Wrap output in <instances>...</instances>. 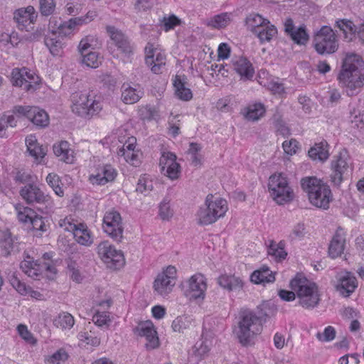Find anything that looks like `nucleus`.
<instances>
[{
    "instance_id": "1",
    "label": "nucleus",
    "mask_w": 364,
    "mask_h": 364,
    "mask_svg": "<svg viewBox=\"0 0 364 364\" xmlns=\"http://www.w3.org/2000/svg\"><path fill=\"white\" fill-rule=\"evenodd\" d=\"M301 186L309 202L314 206L327 210L333 200L330 187L320 178L306 176L301 178Z\"/></svg>"
},
{
    "instance_id": "2",
    "label": "nucleus",
    "mask_w": 364,
    "mask_h": 364,
    "mask_svg": "<svg viewBox=\"0 0 364 364\" xmlns=\"http://www.w3.org/2000/svg\"><path fill=\"white\" fill-rule=\"evenodd\" d=\"M261 318L252 311L243 313L238 321L235 333L240 343L245 346L254 344L256 337L262 333Z\"/></svg>"
},
{
    "instance_id": "3",
    "label": "nucleus",
    "mask_w": 364,
    "mask_h": 364,
    "mask_svg": "<svg viewBox=\"0 0 364 364\" xmlns=\"http://www.w3.org/2000/svg\"><path fill=\"white\" fill-rule=\"evenodd\" d=\"M290 285L296 292L299 303L302 307L312 309L318 304L320 294L316 283L298 276L291 281Z\"/></svg>"
},
{
    "instance_id": "4",
    "label": "nucleus",
    "mask_w": 364,
    "mask_h": 364,
    "mask_svg": "<svg viewBox=\"0 0 364 364\" xmlns=\"http://www.w3.org/2000/svg\"><path fill=\"white\" fill-rule=\"evenodd\" d=\"M71 109L75 114L82 117H92L102 109L100 97L90 95L85 92H76L71 96Z\"/></svg>"
},
{
    "instance_id": "5",
    "label": "nucleus",
    "mask_w": 364,
    "mask_h": 364,
    "mask_svg": "<svg viewBox=\"0 0 364 364\" xmlns=\"http://www.w3.org/2000/svg\"><path fill=\"white\" fill-rule=\"evenodd\" d=\"M268 188L271 197L279 205L289 203L294 198L293 188L284 173L272 175L269 178Z\"/></svg>"
},
{
    "instance_id": "6",
    "label": "nucleus",
    "mask_w": 364,
    "mask_h": 364,
    "mask_svg": "<svg viewBox=\"0 0 364 364\" xmlns=\"http://www.w3.org/2000/svg\"><path fill=\"white\" fill-rule=\"evenodd\" d=\"M248 30L255 33L261 42L269 41L277 33L276 27L258 14H250L246 18Z\"/></svg>"
},
{
    "instance_id": "7",
    "label": "nucleus",
    "mask_w": 364,
    "mask_h": 364,
    "mask_svg": "<svg viewBox=\"0 0 364 364\" xmlns=\"http://www.w3.org/2000/svg\"><path fill=\"white\" fill-rule=\"evenodd\" d=\"M177 271L175 267L168 266L158 274L153 283L154 293L166 298L173 291L176 282Z\"/></svg>"
},
{
    "instance_id": "8",
    "label": "nucleus",
    "mask_w": 364,
    "mask_h": 364,
    "mask_svg": "<svg viewBox=\"0 0 364 364\" xmlns=\"http://www.w3.org/2000/svg\"><path fill=\"white\" fill-rule=\"evenodd\" d=\"M20 267L26 275L35 279H39L43 275L48 279H52L56 272L53 265L48 262L39 263L28 255L26 256L21 262Z\"/></svg>"
},
{
    "instance_id": "9",
    "label": "nucleus",
    "mask_w": 364,
    "mask_h": 364,
    "mask_svg": "<svg viewBox=\"0 0 364 364\" xmlns=\"http://www.w3.org/2000/svg\"><path fill=\"white\" fill-rule=\"evenodd\" d=\"M11 77L14 86L22 87L26 91L36 90L41 82L39 76L35 72L25 67L14 68Z\"/></svg>"
},
{
    "instance_id": "10",
    "label": "nucleus",
    "mask_w": 364,
    "mask_h": 364,
    "mask_svg": "<svg viewBox=\"0 0 364 364\" xmlns=\"http://www.w3.org/2000/svg\"><path fill=\"white\" fill-rule=\"evenodd\" d=\"M314 48L319 54H331L338 48V40L333 31L328 26H323L314 36Z\"/></svg>"
},
{
    "instance_id": "11",
    "label": "nucleus",
    "mask_w": 364,
    "mask_h": 364,
    "mask_svg": "<svg viewBox=\"0 0 364 364\" xmlns=\"http://www.w3.org/2000/svg\"><path fill=\"white\" fill-rule=\"evenodd\" d=\"M353 168V161L348 152L346 149L341 150L331 161L332 181L336 185L340 184L343 177L351 173Z\"/></svg>"
},
{
    "instance_id": "12",
    "label": "nucleus",
    "mask_w": 364,
    "mask_h": 364,
    "mask_svg": "<svg viewBox=\"0 0 364 364\" xmlns=\"http://www.w3.org/2000/svg\"><path fill=\"white\" fill-rule=\"evenodd\" d=\"M184 295L191 301H203L208 288L207 279L196 273L188 278L183 286Z\"/></svg>"
},
{
    "instance_id": "13",
    "label": "nucleus",
    "mask_w": 364,
    "mask_h": 364,
    "mask_svg": "<svg viewBox=\"0 0 364 364\" xmlns=\"http://www.w3.org/2000/svg\"><path fill=\"white\" fill-rule=\"evenodd\" d=\"M166 62L165 51L159 45L148 43L145 47V63L151 70L158 74L162 72Z\"/></svg>"
},
{
    "instance_id": "14",
    "label": "nucleus",
    "mask_w": 364,
    "mask_h": 364,
    "mask_svg": "<svg viewBox=\"0 0 364 364\" xmlns=\"http://www.w3.org/2000/svg\"><path fill=\"white\" fill-rule=\"evenodd\" d=\"M97 249L100 259L108 267L119 268L123 266L124 258L122 252L108 241L100 242Z\"/></svg>"
},
{
    "instance_id": "15",
    "label": "nucleus",
    "mask_w": 364,
    "mask_h": 364,
    "mask_svg": "<svg viewBox=\"0 0 364 364\" xmlns=\"http://www.w3.org/2000/svg\"><path fill=\"white\" fill-rule=\"evenodd\" d=\"M134 334L146 339L145 348L149 350L156 349L160 346V341L156 329L150 320L141 321L133 330Z\"/></svg>"
},
{
    "instance_id": "16",
    "label": "nucleus",
    "mask_w": 364,
    "mask_h": 364,
    "mask_svg": "<svg viewBox=\"0 0 364 364\" xmlns=\"http://www.w3.org/2000/svg\"><path fill=\"white\" fill-rule=\"evenodd\" d=\"M102 228L111 237L119 240L122 237L123 227L120 213L114 209L105 212L103 217Z\"/></svg>"
},
{
    "instance_id": "17",
    "label": "nucleus",
    "mask_w": 364,
    "mask_h": 364,
    "mask_svg": "<svg viewBox=\"0 0 364 364\" xmlns=\"http://www.w3.org/2000/svg\"><path fill=\"white\" fill-rule=\"evenodd\" d=\"M338 80L346 94L353 96L359 93L364 86V73L338 74Z\"/></svg>"
},
{
    "instance_id": "18",
    "label": "nucleus",
    "mask_w": 364,
    "mask_h": 364,
    "mask_svg": "<svg viewBox=\"0 0 364 364\" xmlns=\"http://www.w3.org/2000/svg\"><path fill=\"white\" fill-rule=\"evenodd\" d=\"M14 113L19 116H26L33 124L39 127H45L49 124V117L46 111L36 107L16 106Z\"/></svg>"
},
{
    "instance_id": "19",
    "label": "nucleus",
    "mask_w": 364,
    "mask_h": 364,
    "mask_svg": "<svg viewBox=\"0 0 364 364\" xmlns=\"http://www.w3.org/2000/svg\"><path fill=\"white\" fill-rule=\"evenodd\" d=\"M161 173L171 180L178 179L181 172L176 156L170 151H164L159 159Z\"/></svg>"
},
{
    "instance_id": "20",
    "label": "nucleus",
    "mask_w": 364,
    "mask_h": 364,
    "mask_svg": "<svg viewBox=\"0 0 364 364\" xmlns=\"http://www.w3.org/2000/svg\"><path fill=\"white\" fill-rule=\"evenodd\" d=\"M117 175L116 169L110 164H102L90 173L88 181L93 186H104L113 181Z\"/></svg>"
},
{
    "instance_id": "21",
    "label": "nucleus",
    "mask_w": 364,
    "mask_h": 364,
    "mask_svg": "<svg viewBox=\"0 0 364 364\" xmlns=\"http://www.w3.org/2000/svg\"><path fill=\"white\" fill-rule=\"evenodd\" d=\"M20 195L28 203L46 204L52 207L53 202L48 195H46L38 186L30 184L23 187Z\"/></svg>"
},
{
    "instance_id": "22",
    "label": "nucleus",
    "mask_w": 364,
    "mask_h": 364,
    "mask_svg": "<svg viewBox=\"0 0 364 364\" xmlns=\"http://www.w3.org/2000/svg\"><path fill=\"white\" fill-rule=\"evenodd\" d=\"M358 287L355 277L350 272H345L338 276L336 290L343 296H349Z\"/></svg>"
},
{
    "instance_id": "23",
    "label": "nucleus",
    "mask_w": 364,
    "mask_h": 364,
    "mask_svg": "<svg viewBox=\"0 0 364 364\" xmlns=\"http://www.w3.org/2000/svg\"><path fill=\"white\" fill-rule=\"evenodd\" d=\"M364 73V60L355 53H347L343 60L342 68L339 74H350Z\"/></svg>"
},
{
    "instance_id": "24",
    "label": "nucleus",
    "mask_w": 364,
    "mask_h": 364,
    "mask_svg": "<svg viewBox=\"0 0 364 364\" xmlns=\"http://www.w3.org/2000/svg\"><path fill=\"white\" fill-rule=\"evenodd\" d=\"M37 17L35 9L28 6L26 8L17 9L14 13L16 20L19 29H27L28 26L33 24Z\"/></svg>"
},
{
    "instance_id": "25",
    "label": "nucleus",
    "mask_w": 364,
    "mask_h": 364,
    "mask_svg": "<svg viewBox=\"0 0 364 364\" xmlns=\"http://www.w3.org/2000/svg\"><path fill=\"white\" fill-rule=\"evenodd\" d=\"M346 233L345 231L338 228L328 245V255L334 259L340 257L344 252L346 247Z\"/></svg>"
},
{
    "instance_id": "26",
    "label": "nucleus",
    "mask_w": 364,
    "mask_h": 364,
    "mask_svg": "<svg viewBox=\"0 0 364 364\" xmlns=\"http://www.w3.org/2000/svg\"><path fill=\"white\" fill-rule=\"evenodd\" d=\"M284 30L297 44H305L309 39V36L304 28L303 26L296 28L291 19L286 20L284 23Z\"/></svg>"
},
{
    "instance_id": "27",
    "label": "nucleus",
    "mask_w": 364,
    "mask_h": 364,
    "mask_svg": "<svg viewBox=\"0 0 364 364\" xmlns=\"http://www.w3.org/2000/svg\"><path fill=\"white\" fill-rule=\"evenodd\" d=\"M53 152L60 161L66 164H73L75 154L70 144L66 141H62L53 145Z\"/></svg>"
},
{
    "instance_id": "28",
    "label": "nucleus",
    "mask_w": 364,
    "mask_h": 364,
    "mask_svg": "<svg viewBox=\"0 0 364 364\" xmlns=\"http://www.w3.org/2000/svg\"><path fill=\"white\" fill-rule=\"evenodd\" d=\"M73 234L75 240L80 245L90 247L94 242V236L85 223H78Z\"/></svg>"
},
{
    "instance_id": "29",
    "label": "nucleus",
    "mask_w": 364,
    "mask_h": 364,
    "mask_svg": "<svg viewBox=\"0 0 364 364\" xmlns=\"http://www.w3.org/2000/svg\"><path fill=\"white\" fill-rule=\"evenodd\" d=\"M266 108L260 102L249 104L241 110V114L248 121L255 122L264 116Z\"/></svg>"
},
{
    "instance_id": "30",
    "label": "nucleus",
    "mask_w": 364,
    "mask_h": 364,
    "mask_svg": "<svg viewBox=\"0 0 364 364\" xmlns=\"http://www.w3.org/2000/svg\"><path fill=\"white\" fill-rule=\"evenodd\" d=\"M25 141L27 151L30 155L34 158L37 163H41L46 155V148L40 145L37 141L36 137L31 134L26 138Z\"/></svg>"
},
{
    "instance_id": "31",
    "label": "nucleus",
    "mask_w": 364,
    "mask_h": 364,
    "mask_svg": "<svg viewBox=\"0 0 364 364\" xmlns=\"http://www.w3.org/2000/svg\"><path fill=\"white\" fill-rule=\"evenodd\" d=\"M206 204H208L209 209L215 215L217 219L223 218L228 210V205L226 200L213 195H208L206 197Z\"/></svg>"
},
{
    "instance_id": "32",
    "label": "nucleus",
    "mask_w": 364,
    "mask_h": 364,
    "mask_svg": "<svg viewBox=\"0 0 364 364\" xmlns=\"http://www.w3.org/2000/svg\"><path fill=\"white\" fill-rule=\"evenodd\" d=\"M234 19V14L231 12H223L215 15L207 20L206 25L214 29H223L227 28Z\"/></svg>"
},
{
    "instance_id": "33",
    "label": "nucleus",
    "mask_w": 364,
    "mask_h": 364,
    "mask_svg": "<svg viewBox=\"0 0 364 364\" xmlns=\"http://www.w3.org/2000/svg\"><path fill=\"white\" fill-rule=\"evenodd\" d=\"M235 70L245 79H250L254 75L252 63L244 57H235L232 60Z\"/></svg>"
},
{
    "instance_id": "34",
    "label": "nucleus",
    "mask_w": 364,
    "mask_h": 364,
    "mask_svg": "<svg viewBox=\"0 0 364 364\" xmlns=\"http://www.w3.org/2000/svg\"><path fill=\"white\" fill-rule=\"evenodd\" d=\"M107 30L111 39L123 53L129 54L132 53V46L122 32L112 26H108Z\"/></svg>"
},
{
    "instance_id": "35",
    "label": "nucleus",
    "mask_w": 364,
    "mask_h": 364,
    "mask_svg": "<svg viewBox=\"0 0 364 364\" xmlns=\"http://www.w3.org/2000/svg\"><path fill=\"white\" fill-rule=\"evenodd\" d=\"M218 284L227 291H237L243 287L242 279L235 275L222 274L218 278Z\"/></svg>"
},
{
    "instance_id": "36",
    "label": "nucleus",
    "mask_w": 364,
    "mask_h": 364,
    "mask_svg": "<svg viewBox=\"0 0 364 364\" xmlns=\"http://www.w3.org/2000/svg\"><path fill=\"white\" fill-rule=\"evenodd\" d=\"M251 281L257 284L272 283L275 280L274 273L267 266H263L255 270L250 276Z\"/></svg>"
},
{
    "instance_id": "37",
    "label": "nucleus",
    "mask_w": 364,
    "mask_h": 364,
    "mask_svg": "<svg viewBox=\"0 0 364 364\" xmlns=\"http://www.w3.org/2000/svg\"><path fill=\"white\" fill-rule=\"evenodd\" d=\"M141 90L124 84L122 87V100L126 104H134L142 97Z\"/></svg>"
},
{
    "instance_id": "38",
    "label": "nucleus",
    "mask_w": 364,
    "mask_h": 364,
    "mask_svg": "<svg viewBox=\"0 0 364 364\" xmlns=\"http://www.w3.org/2000/svg\"><path fill=\"white\" fill-rule=\"evenodd\" d=\"M309 157L314 161H325L329 156L328 146L326 141L315 144L309 150Z\"/></svg>"
},
{
    "instance_id": "39",
    "label": "nucleus",
    "mask_w": 364,
    "mask_h": 364,
    "mask_svg": "<svg viewBox=\"0 0 364 364\" xmlns=\"http://www.w3.org/2000/svg\"><path fill=\"white\" fill-rule=\"evenodd\" d=\"M14 248V240L8 230L0 231V254L2 256L11 255Z\"/></svg>"
},
{
    "instance_id": "40",
    "label": "nucleus",
    "mask_w": 364,
    "mask_h": 364,
    "mask_svg": "<svg viewBox=\"0 0 364 364\" xmlns=\"http://www.w3.org/2000/svg\"><path fill=\"white\" fill-rule=\"evenodd\" d=\"M173 87L176 97L183 101H189L193 97L191 90L186 87L185 82H183L178 75H176L173 80Z\"/></svg>"
},
{
    "instance_id": "41",
    "label": "nucleus",
    "mask_w": 364,
    "mask_h": 364,
    "mask_svg": "<svg viewBox=\"0 0 364 364\" xmlns=\"http://www.w3.org/2000/svg\"><path fill=\"white\" fill-rule=\"evenodd\" d=\"M351 124L358 129H364V103L353 107L350 110Z\"/></svg>"
},
{
    "instance_id": "42",
    "label": "nucleus",
    "mask_w": 364,
    "mask_h": 364,
    "mask_svg": "<svg viewBox=\"0 0 364 364\" xmlns=\"http://www.w3.org/2000/svg\"><path fill=\"white\" fill-rule=\"evenodd\" d=\"M195 324L194 320L187 315H182L176 317L172 322L171 328L174 332L183 333L184 331L190 329Z\"/></svg>"
},
{
    "instance_id": "43",
    "label": "nucleus",
    "mask_w": 364,
    "mask_h": 364,
    "mask_svg": "<svg viewBox=\"0 0 364 364\" xmlns=\"http://www.w3.org/2000/svg\"><path fill=\"white\" fill-rule=\"evenodd\" d=\"M53 325L62 330H70L75 324L74 317L68 312H60L53 321Z\"/></svg>"
},
{
    "instance_id": "44",
    "label": "nucleus",
    "mask_w": 364,
    "mask_h": 364,
    "mask_svg": "<svg viewBox=\"0 0 364 364\" xmlns=\"http://www.w3.org/2000/svg\"><path fill=\"white\" fill-rule=\"evenodd\" d=\"M198 223L201 225H208L215 223L218 219L209 209L208 204L205 203V206L200 207L196 215Z\"/></svg>"
},
{
    "instance_id": "45",
    "label": "nucleus",
    "mask_w": 364,
    "mask_h": 364,
    "mask_svg": "<svg viewBox=\"0 0 364 364\" xmlns=\"http://www.w3.org/2000/svg\"><path fill=\"white\" fill-rule=\"evenodd\" d=\"M77 338L82 345L97 347L100 345L101 339L97 333L92 331H81Z\"/></svg>"
},
{
    "instance_id": "46",
    "label": "nucleus",
    "mask_w": 364,
    "mask_h": 364,
    "mask_svg": "<svg viewBox=\"0 0 364 364\" xmlns=\"http://www.w3.org/2000/svg\"><path fill=\"white\" fill-rule=\"evenodd\" d=\"M267 253L276 261H282L284 259L287 255L284 250V245L282 242L277 243L271 241L267 249Z\"/></svg>"
},
{
    "instance_id": "47",
    "label": "nucleus",
    "mask_w": 364,
    "mask_h": 364,
    "mask_svg": "<svg viewBox=\"0 0 364 364\" xmlns=\"http://www.w3.org/2000/svg\"><path fill=\"white\" fill-rule=\"evenodd\" d=\"M16 215L18 220L25 224L28 225L31 221V220L35 217L36 212L28 208V207H24L21 205H18L15 207Z\"/></svg>"
},
{
    "instance_id": "48",
    "label": "nucleus",
    "mask_w": 364,
    "mask_h": 364,
    "mask_svg": "<svg viewBox=\"0 0 364 364\" xmlns=\"http://www.w3.org/2000/svg\"><path fill=\"white\" fill-rule=\"evenodd\" d=\"M78 31L79 29L77 28L76 24L75 23L72 18L68 21L63 22L58 26L59 34L65 37H72Z\"/></svg>"
},
{
    "instance_id": "49",
    "label": "nucleus",
    "mask_w": 364,
    "mask_h": 364,
    "mask_svg": "<svg viewBox=\"0 0 364 364\" xmlns=\"http://www.w3.org/2000/svg\"><path fill=\"white\" fill-rule=\"evenodd\" d=\"M46 181L57 196L60 197L64 196V191L60 186L61 180L58 174L55 173H48L46 178Z\"/></svg>"
},
{
    "instance_id": "50",
    "label": "nucleus",
    "mask_w": 364,
    "mask_h": 364,
    "mask_svg": "<svg viewBox=\"0 0 364 364\" xmlns=\"http://www.w3.org/2000/svg\"><path fill=\"white\" fill-rule=\"evenodd\" d=\"M181 23V19L174 14L164 16L159 20L161 28L166 32L174 29V28L180 25Z\"/></svg>"
},
{
    "instance_id": "51",
    "label": "nucleus",
    "mask_w": 364,
    "mask_h": 364,
    "mask_svg": "<svg viewBox=\"0 0 364 364\" xmlns=\"http://www.w3.org/2000/svg\"><path fill=\"white\" fill-rule=\"evenodd\" d=\"M201 146L197 143H191L188 149V154L192 164L194 166H199L202 164L203 157L200 154Z\"/></svg>"
},
{
    "instance_id": "52",
    "label": "nucleus",
    "mask_w": 364,
    "mask_h": 364,
    "mask_svg": "<svg viewBox=\"0 0 364 364\" xmlns=\"http://www.w3.org/2000/svg\"><path fill=\"white\" fill-rule=\"evenodd\" d=\"M45 44L53 55H60L63 48V42L55 35H53L52 37L46 38L45 39Z\"/></svg>"
},
{
    "instance_id": "53",
    "label": "nucleus",
    "mask_w": 364,
    "mask_h": 364,
    "mask_svg": "<svg viewBox=\"0 0 364 364\" xmlns=\"http://www.w3.org/2000/svg\"><path fill=\"white\" fill-rule=\"evenodd\" d=\"M154 183L152 178L148 175L141 176L137 183L136 191L144 195L148 194L152 191Z\"/></svg>"
},
{
    "instance_id": "54",
    "label": "nucleus",
    "mask_w": 364,
    "mask_h": 364,
    "mask_svg": "<svg viewBox=\"0 0 364 364\" xmlns=\"http://www.w3.org/2000/svg\"><path fill=\"white\" fill-rule=\"evenodd\" d=\"M92 321L99 327H108L112 322V318L108 311L97 310L93 315Z\"/></svg>"
},
{
    "instance_id": "55",
    "label": "nucleus",
    "mask_w": 364,
    "mask_h": 364,
    "mask_svg": "<svg viewBox=\"0 0 364 364\" xmlns=\"http://www.w3.org/2000/svg\"><path fill=\"white\" fill-rule=\"evenodd\" d=\"M81 56L82 63L89 68H98L101 63L98 53L95 51H90L87 53L82 54Z\"/></svg>"
},
{
    "instance_id": "56",
    "label": "nucleus",
    "mask_w": 364,
    "mask_h": 364,
    "mask_svg": "<svg viewBox=\"0 0 364 364\" xmlns=\"http://www.w3.org/2000/svg\"><path fill=\"white\" fill-rule=\"evenodd\" d=\"M17 331L21 338L27 343L35 346L37 343L36 338L33 336L32 333L28 329L27 326L24 324L18 325Z\"/></svg>"
},
{
    "instance_id": "57",
    "label": "nucleus",
    "mask_w": 364,
    "mask_h": 364,
    "mask_svg": "<svg viewBox=\"0 0 364 364\" xmlns=\"http://www.w3.org/2000/svg\"><path fill=\"white\" fill-rule=\"evenodd\" d=\"M159 215L163 220H169L173 215V210L171 208L170 200L165 198L159 205Z\"/></svg>"
},
{
    "instance_id": "58",
    "label": "nucleus",
    "mask_w": 364,
    "mask_h": 364,
    "mask_svg": "<svg viewBox=\"0 0 364 364\" xmlns=\"http://www.w3.org/2000/svg\"><path fill=\"white\" fill-rule=\"evenodd\" d=\"M95 43H96V39L94 36L89 35L82 38L78 46V51L80 55L89 53L88 49L94 48L96 46Z\"/></svg>"
},
{
    "instance_id": "59",
    "label": "nucleus",
    "mask_w": 364,
    "mask_h": 364,
    "mask_svg": "<svg viewBox=\"0 0 364 364\" xmlns=\"http://www.w3.org/2000/svg\"><path fill=\"white\" fill-rule=\"evenodd\" d=\"M16 125V120L13 115H0V137H3L6 134V128L10 126L14 127Z\"/></svg>"
},
{
    "instance_id": "60",
    "label": "nucleus",
    "mask_w": 364,
    "mask_h": 364,
    "mask_svg": "<svg viewBox=\"0 0 364 364\" xmlns=\"http://www.w3.org/2000/svg\"><path fill=\"white\" fill-rule=\"evenodd\" d=\"M68 353L63 349H59L46 359L47 364H61L68 359Z\"/></svg>"
},
{
    "instance_id": "61",
    "label": "nucleus",
    "mask_w": 364,
    "mask_h": 364,
    "mask_svg": "<svg viewBox=\"0 0 364 364\" xmlns=\"http://www.w3.org/2000/svg\"><path fill=\"white\" fill-rule=\"evenodd\" d=\"M336 333L335 328L328 326L324 328L323 332H318L316 337L321 342H330L336 338Z\"/></svg>"
},
{
    "instance_id": "62",
    "label": "nucleus",
    "mask_w": 364,
    "mask_h": 364,
    "mask_svg": "<svg viewBox=\"0 0 364 364\" xmlns=\"http://www.w3.org/2000/svg\"><path fill=\"white\" fill-rule=\"evenodd\" d=\"M97 16L95 11H89L85 16L72 18L78 29L84 25H87L92 21Z\"/></svg>"
},
{
    "instance_id": "63",
    "label": "nucleus",
    "mask_w": 364,
    "mask_h": 364,
    "mask_svg": "<svg viewBox=\"0 0 364 364\" xmlns=\"http://www.w3.org/2000/svg\"><path fill=\"white\" fill-rule=\"evenodd\" d=\"M139 114L144 120L154 119L158 115L156 108L150 105L141 107L139 110Z\"/></svg>"
},
{
    "instance_id": "64",
    "label": "nucleus",
    "mask_w": 364,
    "mask_h": 364,
    "mask_svg": "<svg viewBox=\"0 0 364 364\" xmlns=\"http://www.w3.org/2000/svg\"><path fill=\"white\" fill-rule=\"evenodd\" d=\"M118 154L123 156L124 160L132 166H137L140 163V154L138 150L118 153Z\"/></svg>"
}]
</instances>
